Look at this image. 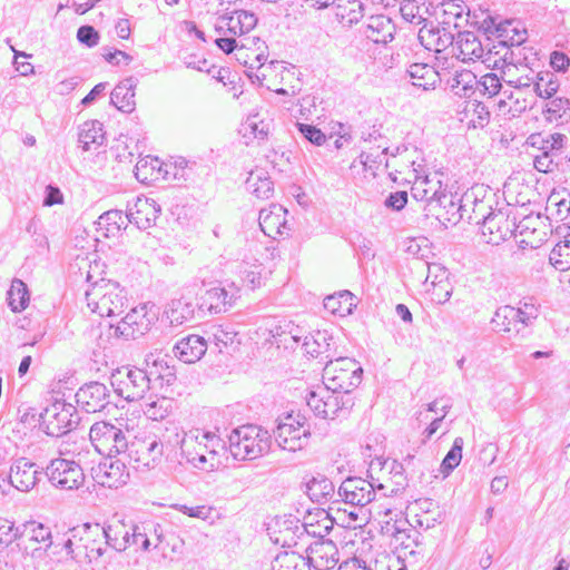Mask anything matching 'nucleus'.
Here are the masks:
<instances>
[{"mask_svg":"<svg viewBox=\"0 0 570 570\" xmlns=\"http://www.w3.org/2000/svg\"><path fill=\"white\" fill-rule=\"evenodd\" d=\"M549 264L557 271L570 269V238L559 242L550 252Z\"/></svg>","mask_w":570,"mask_h":570,"instance_id":"obj_50","label":"nucleus"},{"mask_svg":"<svg viewBox=\"0 0 570 570\" xmlns=\"http://www.w3.org/2000/svg\"><path fill=\"white\" fill-rule=\"evenodd\" d=\"M101 525L109 550L120 554V552L129 548V534L130 530H132V524H126L120 520L114 519Z\"/></svg>","mask_w":570,"mask_h":570,"instance_id":"obj_30","label":"nucleus"},{"mask_svg":"<svg viewBox=\"0 0 570 570\" xmlns=\"http://www.w3.org/2000/svg\"><path fill=\"white\" fill-rule=\"evenodd\" d=\"M89 438L95 450L111 458L124 453L128 448V435L116 424L100 421L91 425Z\"/></svg>","mask_w":570,"mask_h":570,"instance_id":"obj_14","label":"nucleus"},{"mask_svg":"<svg viewBox=\"0 0 570 570\" xmlns=\"http://www.w3.org/2000/svg\"><path fill=\"white\" fill-rule=\"evenodd\" d=\"M151 543H154V541L147 531V527L145 524H132V530H130L129 534V547L136 546L144 551H148L151 548Z\"/></svg>","mask_w":570,"mask_h":570,"instance_id":"obj_59","label":"nucleus"},{"mask_svg":"<svg viewBox=\"0 0 570 570\" xmlns=\"http://www.w3.org/2000/svg\"><path fill=\"white\" fill-rule=\"evenodd\" d=\"M488 18L490 19L491 26L488 24V20L485 19L483 21V23L487 24L485 29L490 30L492 27L494 28L493 33L499 39L500 45L507 48L519 47L527 40L525 29H519L513 21L507 20L504 22L495 23L493 18Z\"/></svg>","mask_w":570,"mask_h":570,"instance_id":"obj_31","label":"nucleus"},{"mask_svg":"<svg viewBox=\"0 0 570 570\" xmlns=\"http://www.w3.org/2000/svg\"><path fill=\"white\" fill-rule=\"evenodd\" d=\"M150 380L147 373L140 368L127 370L124 374L118 371L112 375L115 392L128 402L144 399L150 389Z\"/></svg>","mask_w":570,"mask_h":570,"instance_id":"obj_17","label":"nucleus"},{"mask_svg":"<svg viewBox=\"0 0 570 570\" xmlns=\"http://www.w3.org/2000/svg\"><path fill=\"white\" fill-rule=\"evenodd\" d=\"M444 20L443 24L453 23L454 27H460V21L464 20L469 22L468 18L470 16V9L468 6L461 0H448L442 2Z\"/></svg>","mask_w":570,"mask_h":570,"instance_id":"obj_46","label":"nucleus"},{"mask_svg":"<svg viewBox=\"0 0 570 570\" xmlns=\"http://www.w3.org/2000/svg\"><path fill=\"white\" fill-rule=\"evenodd\" d=\"M363 368L350 357H333L326 361L323 370L324 385L332 391L351 394L362 381Z\"/></svg>","mask_w":570,"mask_h":570,"instance_id":"obj_9","label":"nucleus"},{"mask_svg":"<svg viewBox=\"0 0 570 570\" xmlns=\"http://www.w3.org/2000/svg\"><path fill=\"white\" fill-rule=\"evenodd\" d=\"M463 444L464 441L462 438L459 436L454 439L451 450L448 452L441 463V471L445 475L452 472L460 464L462 459Z\"/></svg>","mask_w":570,"mask_h":570,"instance_id":"obj_57","label":"nucleus"},{"mask_svg":"<svg viewBox=\"0 0 570 570\" xmlns=\"http://www.w3.org/2000/svg\"><path fill=\"white\" fill-rule=\"evenodd\" d=\"M301 558L295 553L278 554L273 562V570H301L298 562Z\"/></svg>","mask_w":570,"mask_h":570,"instance_id":"obj_64","label":"nucleus"},{"mask_svg":"<svg viewBox=\"0 0 570 570\" xmlns=\"http://www.w3.org/2000/svg\"><path fill=\"white\" fill-rule=\"evenodd\" d=\"M240 132L245 138L252 136L256 139L264 140L269 132V124L259 120L257 116H249L242 125Z\"/></svg>","mask_w":570,"mask_h":570,"instance_id":"obj_56","label":"nucleus"},{"mask_svg":"<svg viewBox=\"0 0 570 570\" xmlns=\"http://www.w3.org/2000/svg\"><path fill=\"white\" fill-rule=\"evenodd\" d=\"M286 215L287 210L278 204L261 209L258 222L262 232L272 238L284 235L288 229Z\"/></svg>","mask_w":570,"mask_h":570,"instance_id":"obj_26","label":"nucleus"},{"mask_svg":"<svg viewBox=\"0 0 570 570\" xmlns=\"http://www.w3.org/2000/svg\"><path fill=\"white\" fill-rule=\"evenodd\" d=\"M159 311L147 302L131 308L114 328V335L125 340H136L148 333L158 321Z\"/></svg>","mask_w":570,"mask_h":570,"instance_id":"obj_13","label":"nucleus"},{"mask_svg":"<svg viewBox=\"0 0 570 570\" xmlns=\"http://www.w3.org/2000/svg\"><path fill=\"white\" fill-rule=\"evenodd\" d=\"M129 473L126 465L118 459L108 458L94 469V479L105 488H119L127 483Z\"/></svg>","mask_w":570,"mask_h":570,"instance_id":"obj_23","label":"nucleus"},{"mask_svg":"<svg viewBox=\"0 0 570 570\" xmlns=\"http://www.w3.org/2000/svg\"><path fill=\"white\" fill-rule=\"evenodd\" d=\"M230 454L236 460H254L268 452L271 435L267 430L254 424L234 429L228 436Z\"/></svg>","mask_w":570,"mask_h":570,"instance_id":"obj_6","label":"nucleus"},{"mask_svg":"<svg viewBox=\"0 0 570 570\" xmlns=\"http://www.w3.org/2000/svg\"><path fill=\"white\" fill-rule=\"evenodd\" d=\"M161 212L160 206L153 198L139 196L128 207V220L139 229H148L155 225Z\"/></svg>","mask_w":570,"mask_h":570,"instance_id":"obj_24","label":"nucleus"},{"mask_svg":"<svg viewBox=\"0 0 570 570\" xmlns=\"http://www.w3.org/2000/svg\"><path fill=\"white\" fill-rule=\"evenodd\" d=\"M61 551L63 557L88 564L92 570L127 569L122 556L108 549L100 523H85L71 529L70 537L61 540Z\"/></svg>","mask_w":570,"mask_h":570,"instance_id":"obj_1","label":"nucleus"},{"mask_svg":"<svg viewBox=\"0 0 570 570\" xmlns=\"http://www.w3.org/2000/svg\"><path fill=\"white\" fill-rule=\"evenodd\" d=\"M246 188L257 198H269L274 191V184L266 171H250L246 180Z\"/></svg>","mask_w":570,"mask_h":570,"instance_id":"obj_38","label":"nucleus"},{"mask_svg":"<svg viewBox=\"0 0 570 570\" xmlns=\"http://www.w3.org/2000/svg\"><path fill=\"white\" fill-rule=\"evenodd\" d=\"M175 509L190 518L209 521L210 523L214 521L215 509L208 505L188 507L186 504H176Z\"/></svg>","mask_w":570,"mask_h":570,"instance_id":"obj_60","label":"nucleus"},{"mask_svg":"<svg viewBox=\"0 0 570 570\" xmlns=\"http://www.w3.org/2000/svg\"><path fill=\"white\" fill-rule=\"evenodd\" d=\"M21 530L14 527L13 522L7 519H0V546L8 547L16 540H20Z\"/></svg>","mask_w":570,"mask_h":570,"instance_id":"obj_62","label":"nucleus"},{"mask_svg":"<svg viewBox=\"0 0 570 570\" xmlns=\"http://www.w3.org/2000/svg\"><path fill=\"white\" fill-rule=\"evenodd\" d=\"M59 458L52 459L45 469L51 485L60 490H77L85 482L83 469L79 462L66 458L75 454V450L68 449V443L62 441L59 446Z\"/></svg>","mask_w":570,"mask_h":570,"instance_id":"obj_8","label":"nucleus"},{"mask_svg":"<svg viewBox=\"0 0 570 570\" xmlns=\"http://www.w3.org/2000/svg\"><path fill=\"white\" fill-rule=\"evenodd\" d=\"M502 77L500 78L494 72H489L480 78H478V86L475 87V94L479 92L480 96H487L489 98L498 95L502 88L501 83Z\"/></svg>","mask_w":570,"mask_h":570,"instance_id":"obj_55","label":"nucleus"},{"mask_svg":"<svg viewBox=\"0 0 570 570\" xmlns=\"http://www.w3.org/2000/svg\"><path fill=\"white\" fill-rule=\"evenodd\" d=\"M29 291L27 285L18 278H14L11 283V286L8 291V305L12 312H21L29 304Z\"/></svg>","mask_w":570,"mask_h":570,"instance_id":"obj_45","label":"nucleus"},{"mask_svg":"<svg viewBox=\"0 0 570 570\" xmlns=\"http://www.w3.org/2000/svg\"><path fill=\"white\" fill-rule=\"evenodd\" d=\"M403 158L406 163L401 169L395 168V171L401 175L409 171L410 177L412 176L413 178L411 188L412 197L417 202L425 203L423 209L426 216H433L438 220H442L443 214L441 210L443 208H455L453 196L446 193L436 173L432 175H421L420 170L415 167L414 160L407 159L406 156H403Z\"/></svg>","mask_w":570,"mask_h":570,"instance_id":"obj_2","label":"nucleus"},{"mask_svg":"<svg viewBox=\"0 0 570 570\" xmlns=\"http://www.w3.org/2000/svg\"><path fill=\"white\" fill-rule=\"evenodd\" d=\"M20 540H29L45 544L47 549H52V553H63L61 551V541L53 542L51 540V531L42 523L29 522L22 525Z\"/></svg>","mask_w":570,"mask_h":570,"instance_id":"obj_35","label":"nucleus"},{"mask_svg":"<svg viewBox=\"0 0 570 570\" xmlns=\"http://www.w3.org/2000/svg\"><path fill=\"white\" fill-rule=\"evenodd\" d=\"M354 306V296L348 291H342L324 298V308L334 315L345 316L351 314Z\"/></svg>","mask_w":570,"mask_h":570,"instance_id":"obj_39","label":"nucleus"},{"mask_svg":"<svg viewBox=\"0 0 570 570\" xmlns=\"http://www.w3.org/2000/svg\"><path fill=\"white\" fill-rule=\"evenodd\" d=\"M40 425L47 435H66L77 423V411L65 400H55L39 414Z\"/></svg>","mask_w":570,"mask_h":570,"instance_id":"obj_15","label":"nucleus"},{"mask_svg":"<svg viewBox=\"0 0 570 570\" xmlns=\"http://www.w3.org/2000/svg\"><path fill=\"white\" fill-rule=\"evenodd\" d=\"M535 79L531 89V95L534 94L541 98L550 99L558 91L559 83L552 79V75L541 73L535 75Z\"/></svg>","mask_w":570,"mask_h":570,"instance_id":"obj_54","label":"nucleus"},{"mask_svg":"<svg viewBox=\"0 0 570 570\" xmlns=\"http://www.w3.org/2000/svg\"><path fill=\"white\" fill-rule=\"evenodd\" d=\"M306 403L315 415L334 420L336 416L347 414L354 405V400L348 393L332 391L324 385L309 391Z\"/></svg>","mask_w":570,"mask_h":570,"instance_id":"obj_11","label":"nucleus"},{"mask_svg":"<svg viewBox=\"0 0 570 570\" xmlns=\"http://www.w3.org/2000/svg\"><path fill=\"white\" fill-rule=\"evenodd\" d=\"M528 141L540 151L533 158V166L538 171L548 174L560 169L569 142L566 135L560 132L532 134Z\"/></svg>","mask_w":570,"mask_h":570,"instance_id":"obj_7","label":"nucleus"},{"mask_svg":"<svg viewBox=\"0 0 570 570\" xmlns=\"http://www.w3.org/2000/svg\"><path fill=\"white\" fill-rule=\"evenodd\" d=\"M395 24L384 14L371 16L362 27L363 35L375 43H387L393 40Z\"/></svg>","mask_w":570,"mask_h":570,"instance_id":"obj_28","label":"nucleus"},{"mask_svg":"<svg viewBox=\"0 0 570 570\" xmlns=\"http://www.w3.org/2000/svg\"><path fill=\"white\" fill-rule=\"evenodd\" d=\"M491 323L498 331L510 332L518 324V312L513 306H501L495 311Z\"/></svg>","mask_w":570,"mask_h":570,"instance_id":"obj_51","label":"nucleus"},{"mask_svg":"<svg viewBox=\"0 0 570 570\" xmlns=\"http://www.w3.org/2000/svg\"><path fill=\"white\" fill-rule=\"evenodd\" d=\"M407 73L413 80V86L429 90L435 87L439 81V73L434 67L426 63H412Z\"/></svg>","mask_w":570,"mask_h":570,"instance_id":"obj_37","label":"nucleus"},{"mask_svg":"<svg viewBox=\"0 0 570 570\" xmlns=\"http://www.w3.org/2000/svg\"><path fill=\"white\" fill-rule=\"evenodd\" d=\"M452 53L463 62L482 59L490 63V57L483 59L484 48L479 37L472 31L458 32L452 45Z\"/></svg>","mask_w":570,"mask_h":570,"instance_id":"obj_25","label":"nucleus"},{"mask_svg":"<svg viewBox=\"0 0 570 570\" xmlns=\"http://www.w3.org/2000/svg\"><path fill=\"white\" fill-rule=\"evenodd\" d=\"M226 450L218 434L200 429L184 433L180 440L181 456L194 468L210 472L222 465L220 456Z\"/></svg>","mask_w":570,"mask_h":570,"instance_id":"obj_3","label":"nucleus"},{"mask_svg":"<svg viewBox=\"0 0 570 570\" xmlns=\"http://www.w3.org/2000/svg\"><path fill=\"white\" fill-rule=\"evenodd\" d=\"M332 341L333 337L327 331H316L304 338L303 347L306 354L312 357L321 356L326 362L336 355L335 351L332 348Z\"/></svg>","mask_w":570,"mask_h":570,"instance_id":"obj_33","label":"nucleus"},{"mask_svg":"<svg viewBox=\"0 0 570 570\" xmlns=\"http://www.w3.org/2000/svg\"><path fill=\"white\" fill-rule=\"evenodd\" d=\"M243 282L250 288L254 289L262 284V266L261 265H248L245 264L240 269Z\"/></svg>","mask_w":570,"mask_h":570,"instance_id":"obj_61","label":"nucleus"},{"mask_svg":"<svg viewBox=\"0 0 570 570\" xmlns=\"http://www.w3.org/2000/svg\"><path fill=\"white\" fill-rule=\"evenodd\" d=\"M311 425L307 419L301 414H287L274 430V439L277 445L288 452L304 450L309 442Z\"/></svg>","mask_w":570,"mask_h":570,"instance_id":"obj_12","label":"nucleus"},{"mask_svg":"<svg viewBox=\"0 0 570 570\" xmlns=\"http://www.w3.org/2000/svg\"><path fill=\"white\" fill-rule=\"evenodd\" d=\"M386 485L381 483L379 479H374L371 474V481L360 476L346 478L340 485L336 495L340 498L333 503L350 504L353 509L348 511V518L356 521L358 510L371 503L382 492L383 497L387 493L384 491Z\"/></svg>","mask_w":570,"mask_h":570,"instance_id":"obj_5","label":"nucleus"},{"mask_svg":"<svg viewBox=\"0 0 570 570\" xmlns=\"http://www.w3.org/2000/svg\"><path fill=\"white\" fill-rule=\"evenodd\" d=\"M45 474V469L24 456H20L10 465L9 483L21 492L32 490Z\"/></svg>","mask_w":570,"mask_h":570,"instance_id":"obj_19","label":"nucleus"},{"mask_svg":"<svg viewBox=\"0 0 570 570\" xmlns=\"http://www.w3.org/2000/svg\"><path fill=\"white\" fill-rule=\"evenodd\" d=\"M170 410L171 400L167 397H156L155 400L149 397L142 405L145 415L154 421L165 419L169 414Z\"/></svg>","mask_w":570,"mask_h":570,"instance_id":"obj_52","label":"nucleus"},{"mask_svg":"<svg viewBox=\"0 0 570 570\" xmlns=\"http://www.w3.org/2000/svg\"><path fill=\"white\" fill-rule=\"evenodd\" d=\"M128 456L137 465L136 469H151L161 459L164 453L163 443L155 436L145 438L141 440L128 441Z\"/></svg>","mask_w":570,"mask_h":570,"instance_id":"obj_20","label":"nucleus"},{"mask_svg":"<svg viewBox=\"0 0 570 570\" xmlns=\"http://www.w3.org/2000/svg\"><path fill=\"white\" fill-rule=\"evenodd\" d=\"M276 525L279 528V535L275 538V542L283 547H291L296 544V538L299 537L296 535V532L301 534L306 532L313 537L321 538L328 534L332 529V521L328 519L327 513L322 511L315 515L308 514L304 523H299L298 519L289 517L282 521L277 520Z\"/></svg>","mask_w":570,"mask_h":570,"instance_id":"obj_10","label":"nucleus"},{"mask_svg":"<svg viewBox=\"0 0 570 570\" xmlns=\"http://www.w3.org/2000/svg\"><path fill=\"white\" fill-rule=\"evenodd\" d=\"M208 347L207 341L199 335H188L179 340L174 346L175 356L186 363L193 364L199 361Z\"/></svg>","mask_w":570,"mask_h":570,"instance_id":"obj_29","label":"nucleus"},{"mask_svg":"<svg viewBox=\"0 0 570 570\" xmlns=\"http://www.w3.org/2000/svg\"><path fill=\"white\" fill-rule=\"evenodd\" d=\"M166 314L171 325H181L194 318L195 307L191 302L180 297L170 302Z\"/></svg>","mask_w":570,"mask_h":570,"instance_id":"obj_42","label":"nucleus"},{"mask_svg":"<svg viewBox=\"0 0 570 570\" xmlns=\"http://www.w3.org/2000/svg\"><path fill=\"white\" fill-rule=\"evenodd\" d=\"M380 148V146L377 147ZM389 148L384 147L382 150L379 149H370L368 151L363 150L360 155V161L365 167V169L374 170L379 168V166L384 165L386 168L395 167L396 164H390L386 158Z\"/></svg>","mask_w":570,"mask_h":570,"instance_id":"obj_53","label":"nucleus"},{"mask_svg":"<svg viewBox=\"0 0 570 570\" xmlns=\"http://www.w3.org/2000/svg\"><path fill=\"white\" fill-rule=\"evenodd\" d=\"M529 94V91H503V99H500L498 102L499 109L503 110L507 106H509L508 112L512 116H515V114H520L529 107V102L525 96Z\"/></svg>","mask_w":570,"mask_h":570,"instance_id":"obj_49","label":"nucleus"},{"mask_svg":"<svg viewBox=\"0 0 570 570\" xmlns=\"http://www.w3.org/2000/svg\"><path fill=\"white\" fill-rule=\"evenodd\" d=\"M138 80L128 77L120 81L111 91L110 102L120 111L131 112L135 109V88Z\"/></svg>","mask_w":570,"mask_h":570,"instance_id":"obj_34","label":"nucleus"},{"mask_svg":"<svg viewBox=\"0 0 570 570\" xmlns=\"http://www.w3.org/2000/svg\"><path fill=\"white\" fill-rule=\"evenodd\" d=\"M417 38L425 49L436 53L452 47L454 41V36L445 27L439 28L432 23H424L419 30Z\"/></svg>","mask_w":570,"mask_h":570,"instance_id":"obj_27","label":"nucleus"},{"mask_svg":"<svg viewBox=\"0 0 570 570\" xmlns=\"http://www.w3.org/2000/svg\"><path fill=\"white\" fill-rule=\"evenodd\" d=\"M448 85L455 96L470 98L475 95L478 77L470 70L456 71L448 79Z\"/></svg>","mask_w":570,"mask_h":570,"instance_id":"obj_36","label":"nucleus"},{"mask_svg":"<svg viewBox=\"0 0 570 570\" xmlns=\"http://www.w3.org/2000/svg\"><path fill=\"white\" fill-rule=\"evenodd\" d=\"M375 468H379L381 471L389 470V473L391 475L399 476L400 480L394 481V485L396 488H393L391 490V493L397 492L400 488H403L405 485L406 479L404 476V466L396 460H382L381 458H377L371 462L370 471L375 470Z\"/></svg>","mask_w":570,"mask_h":570,"instance_id":"obj_48","label":"nucleus"},{"mask_svg":"<svg viewBox=\"0 0 570 570\" xmlns=\"http://www.w3.org/2000/svg\"><path fill=\"white\" fill-rule=\"evenodd\" d=\"M105 141L102 124L98 120L86 121L79 132V142L83 150H89L91 146H101Z\"/></svg>","mask_w":570,"mask_h":570,"instance_id":"obj_44","label":"nucleus"},{"mask_svg":"<svg viewBox=\"0 0 570 570\" xmlns=\"http://www.w3.org/2000/svg\"><path fill=\"white\" fill-rule=\"evenodd\" d=\"M401 16L404 20L420 24L424 21L423 16L421 14V8L416 4L414 0H404L400 7Z\"/></svg>","mask_w":570,"mask_h":570,"instance_id":"obj_63","label":"nucleus"},{"mask_svg":"<svg viewBox=\"0 0 570 570\" xmlns=\"http://www.w3.org/2000/svg\"><path fill=\"white\" fill-rule=\"evenodd\" d=\"M208 340L217 347L218 352H223L224 348L233 345L237 340L238 333L230 324H219L210 326L208 331Z\"/></svg>","mask_w":570,"mask_h":570,"instance_id":"obj_43","label":"nucleus"},{"mask_svg":"<svg viewBox=\"0 0 570 570\" xmlns=\"http://www.w3.org/2000/svg\"><path fill=\"white\" fill-rule=\"evenodd\" d=\"M568 110H570V102L568 99L561 97L549 100L544 107V112L549 121H557L568 117Z\"/></svg>","mask_w":570,"mask_h":570,"instance_id":"obj_58","label":"nucleus"},{"mask_svg":"<svg viewBox=\"0 0 570 570\" xmlns=\"http://www.w3.org/2000/svg\"><path fill=\"white\" fill-rule=\"evenodd\" d=\"M76 401L87 413L100 412L110 403V390L104 383L90 382L77 391Z\"/></svg>","mask_w":570,"mask_h":570,"instance_id":"obj_21","label":"nucleus"},{"mask_svg":"<svg viewBox=\"0 0 570 570\" xmlns=\"http://www.w3.org/2000/svg\"><path fill=\"white\" fill-rule=\"evenodd\" d=\"M501 73L503 81L509 86L519 91H529L531 95L537 73L528 65L520 63V66L501 67Z\"/></svg>","mask_w":570,"mask_h":570,"instance_id":"obj_32","label":"nucleus"},{"mask_svg":"<svg viewBox=\"0 0 570 570\" xmlns=\"http://www.w3.org/2000/svg\"><path fill=\"white\" fill-rule=\"evenodd\" d=\"M306 493L311 500L321 503L335 495V488L328 478L318 475L306 483Z\"/></svg>","mask_w":570,"mask_h":570,"instance_id":"obj_41","label":"nucleus"},{"mask_svg":"<svg viewBox=\"0 0 570 570\" xmlns=\"http://www.w3.org/2000/svg\"><path fill=\"white\" fill-rule=\"evenodd\" d=\"M87 282L90 287L86 289L85 295L92 313L101 317H112L121 315L128 307L127 292L118 283L104 278L94 281L90 271L87 273Z\"/></svg>","mask_w":570,"mask_h":570,"instance_id":"obj_4","label":"nucleus"},{"mask_svg":"<svg viewBox=\"0 0 570 570\" xmlns=\"http://www.w3.org/2000/svg\"><path fill=\"white\" fill-rule=\"evenodd\" d=\"M239 298V289L234 285L228 288L215 286L205 292L200 298V307L207 308L212 314L229 311Z\"/></svg>","mask_w":570,"mask_h":570,"instance_id":"obj_22","label":"nucleus"},{"mask_svg":"<svg viewBox=\"0 0 570 570\" xmlns=\"http://www.w3.org/2000/svg\"><path fill=\"white\" fill-rule=\"evenodd\" d=\"M128 213L124 214L121 210H108L99 216L98 226L100 230H105V236H116L120 229L127 225Z\"/></svg>","mask_w":570,"mask_h":570,"instance_id":"obj_40","label":"nucleus"},{"mask_svg":"<svg viewBox=\"0 0 570 570\" xmlns=\"http://www.w3.org/2000/svg\"><path fill=\"white\" fill-rule=\"evenodd\" d=\"M161 170V163L158 158L145 157L138 160L135 166L136 178L144 184L157 180Z\"/></svg>","mask_w":570,"mask_h":570,"instance_id":"obj_47","label":"nucleus"},{"mask_svg":"<svg viewBox=\"0 0 570 570\" xmlns=\"http://www.w3.org/2000/svg\"><path fill=\"white\" fill-rule=\"evenodd\" d=\"M493 194L482 185L466 190L460 199V205L454 209L459 218H466L470 224L481 225L493 212Z\"/></svg>","mask_w":570,"mask_h":570,"instance_id":"obj_16","label":"nucleus"},{"mask_svg":"<svg viewBox=\"0 0 570 570\" xmlns=\"http://www.w3.org/2000/svg\"><path fill=\"white\" fill-rule=\"evenodd\" d=\"M515 216L503 209L494 210L481 225L480 233L487 244L500 245L518 230Z\"/></svg>","mask_w":570,"mask_h":570,"instance_id":"obj_18","label":"nucleus"}]
</instances>
